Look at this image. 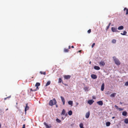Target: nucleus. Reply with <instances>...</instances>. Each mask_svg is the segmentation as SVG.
I'll list each match as a JSON object with an SVG mask.
<instances>
[{
	"mask_svg": "<svg viewBox=\"0 0 128 128\" xmlns=\"http://www.w3.org/2000/svg\"><path fill=\"white\" fill-rule=\"evenodd\" d=\"M56 101L55 98H53L52 100H50L49 103V105L50 106H52L56 104Z\"/></svg>",
	"mask_w": 128,
	"mask_h": 128,
	"instance_id": "obj_1",
	"label": "nucleus"
},
{
	"mask_svg": "<svg viewBox=\"0 0 128 128\" xmlns=\"http://www.w3.org/2000/svg\"><path fill=\"white\" fill-rule=\"evenodd\" d=\"M113 58L116 64L118 66L120 65V61L118 59L116 58L115 56H114L113 57Z\"/></svg>",
	"mask_w": 128,
	"mask_h": 128,
	"instance_id": "obj_2",
	"label": "nucleus"
},
{
	"mask_svg": "<svg viewBox=\"0 0 128 128\" xmlns=\"http://www.w3.org/2000/svg\"><path fill=\"white\" fill-rule=\"evenodd\" d=\"M29 109V107L28 106V104H26V106L25 108L24 111L25 114L26 113V111L28 110Z\"/></svg>",
	"mask_w": 128,
	"mask_h": 128,
	"instance_id": "obj_3",
	"label": "nucleus"
},
{
	"mask_svg": "<svg viewBox=\"0 0 128 128\" xmlns=\"http://www.w3.org/2000/svg\"><path fill=\"white\" fill-rule=\"evenodd\" d=\"M113 32H118L117 30V28H116L112 27L111 28Z\"/></svg>",
	"mask_w": 128,
	"mask_h": 128,
	"instance_id": "obj_4",
	"label": "nucleus"
},
{
	"mask_svg": "<svg viewBox=\"0 0 128 128\" xmlns=\"http://www.w3.org/2000/svg\"><path fill=\"white\" fill-rule=\"evenodd\" d=\"M94 101L92 100H89L88 101V103L90 105L92 104L94 102Z\"/></svg>",
	"mask_w": 128,
	"mask_h": 128,
	"instance_id": "obj_5",
	"label": "nucleus"
},
{
	"mask_svg": "<svg viewBox=\"0 0 128 128\" xmlns=\"http://www.w3.org/2000/svg\"><path fill=\"white\" fill-rule=\"evenodd\" d=\"M65 79L66 80H68L70 78L71 76L70 75H65L64 76Z\"/></svg>",
	"mask_w": 128,
	"mask_h": 128,
	"instance_id": "obj_6",
	"label": "nucleus"
},
{
	"mask_svg": "<svg viewBox=\"0 0 128 128\" xmlns=\"http://www.w3.org/2000/svg\"><path fill=\"white\" fill-rule=\"evenodd\" d=\"M92 78L93 79H96L97 78V76L95 74H92L91 75Z\"/></svg>",
	"mask_w": 128,
	"mask_h": 128,
	"instance_id": "obj_7",
	"label": "nucleus"
},
{
	"mask_svg": "<svg viewBox=\"0 0 128 128\" xmlns=\"http://www.w3.org/2000/svg\"><path fill=\"white\" fill-rule=\"evenodd\" d=\"M60 98L63 103V104L64 105L65 104V100L64 98L62 96H60Z\"/></svg>",
	"mask_w": 128,
	"mask_h": 128,
	"instance_id": "obj_8",
	"label": "nucleus"
},
{
	"mask_svg": "<svg viewBox=\"0 0 128 128\" xmlns=\"http://www.w3.org/2000/svg\"><path fill=\"white\" fill-rule=\"evenodd\" d=\"M90 115V112L89 111L88 112H87L86 114V118H89Z\"/></svg>",
	"mask_w": 128,
	"mask_h": 128,
	"instance_id": "obj_9",
	"label": "nucleus"
},
{
	"mask_svg": "<svg viewBox=\"0 0 128 128\" xmlns=\"http://www.w3.org/2000/svg\"><path fill=\"white\" fill-rule=\"evenodd\" d=\"M104 83H103L102 85L101 90L102 91H103L104 88Z\"/></svg>",
	"mask_w": 128,
	"mask_h": 128,
	"instance_id": "obj_10",
	"label": "nucleus"
},
{
	"mask_svg": "<svg viewBox=\"0 0 128 128\" xmlns=\"http://www.w3.org/2000/svg\"><path fill=\"white\" fill-rule=\"evenodd\" d=\"M97 103L99 105L102 106L103 104L102 101L101 100L97 102Z\"/></svg>",
	"mask_w": 128,
	"mask_h": 128,
	"instance_id": "obj_11",
	"label": "nucleus"
},
{
	"mask_svg": "<svg viewBox=\"0 0 128 128\" xmlns=\"http://www.w3.org/2000/svg\"><path fill=\"white\" fill-rule=\"evenodd\" d=\"M99 64L101 66H104L105 65L104 62L103 61H101L99 63Z\"/></svg>",
	"mask_w": 128,
	"mask_h": 128,
	"instance_id": "obj_12",
	"label": "nucleus"
},
{
	"mask_svg": "<svg viewBox=\"0 0 128 128\" xmlns=\"http://www.w3.org/2000/svg\"><path fill=\"white\" fill-rule=\"evenodd\" d=\"M124 10L125 12L126 10V14L127 15L128 14V9L126 8H125L124 9Z\"/></svg>",
	"mask_w": 128,
	"mask_h": 128,
	"instance_id": "obj_13",
	"label": "nucleus"
},
{
	"mask_svg": "<svg viewBox=\"0 0 128 128\" xmlns=\"http://www.w3.org/2000/svg\"><path fill=\"white\" fill-rule=\"evenodd\" d=\"M44 124L46 126V128H50L51 127V126H49L48 125V124L46 123H44Z\"/></svg>",
	"mask_w": 128,
	"mask_h": 128,
	"instance_id": "obj_14",
	"label": "nucleus"
},
{
	"mask_svg": "<svg viewBox=\"0 0 128 128\" xmlns=\"http://www.w3.org/2000/svg\"><path fill=\"white\" fill-rule=\"evenodd\" d=\"M127 112L126 111H124L122 112V115L124 116H126Z\"/></svg>",
	"mask_w": 128,
	"mask_h": 128,
	"instance_id": "obj_15",
	"label": "nucleus"
},
{
	"mask_svg": "<svg viewBox=\"0 0 128 128\" xmlns=\"http://www.w3.org/2000/svg\"><path fill=\"white\" fill-rule=\"evenodd\" d=\"M94 68L95 69L97 70H98L100 69V68L99 66H95L94 67Z\"/></svg>",
	"mask_w": 128,
	"mask_h": 128,
	"instance_id": "obj_16",
	"label": "nucleus"
},
{
	"mask_svg": "<svg viewBox=\"0 0 128 128\" xmlns=\"http://www.w3.org/2000/svg\"><path fill=\"white\" fill-rule=\"evenodd\" d=\"M68 104L71 105V106H72L73 104V102L72 101H69L68 102Z\"/></svg>",
	"mask_w": 128,
	"mask_h": 128,
	"instance_id": "obj_17",
	"label": "nucleus"
},
{
	"mask_svg": "<svg viewBox=\"0 0 128 128\" xmlns=\"http://www.w3.org/2000/svg\"><path fill=\"white\" fill-rule=\"evenodd\" d=\"M65 113H66L65 110L64 109H63V110H62V112L61 114L62 115H65Z\"/></svg>",
	"mask_w": 128,
	"mask_h": 128,
	"instance_id": "obj_18",
	"label": "nucleus"
},
{
	"mask_svg": "<svg viewBox=\"0 0 128 128\" xmlns=\"http://www.w3.org/2000/svg\"><path fill=\"white\" fill-rule=\"evenodd\" d=\"M51 82L50 81H49L45 85V86H48L50 85V84Z\"/></svg>",
	"mask_w": 128,
	"mask_h": 128,
	"instance_id": "obj_19",
	"label": "nucleus"
},
{
	"mask_svg": "<svg viewBox=\"0 0 128 128\" xmlns=\"http://www.w3.org/2000/svg\"><path fill=\"white\" fill-rule=\"evenodd\" d=\"M72 114V110H70L68 112V114L70 116Z\"/></svg>",
	"mask_w": 128,
	"mask_h": 128,
	"instance_id": "obj_20",
	"label": "nucleus"
},
{
	"mask_svg": "<svg viewBox=\"0 0 128 128\" xmlns=\"http://www.w3.org/2000/svg\"><path fill=\"white\" fill-rule=\"evenodd\" d=\"M123 28H124L123 26H120L118 28V29L119 30H122L123 29Z\"/></svg>",
	"mask_w": 128,
	"mask_h": 128,
	"instance_id": "obj_21",
	"label": "nucleus"
},
{
	"mask_svg": "<svg viewBox=\"0 0 128 128\" xmlns=\"http://www.w3.org/2000/svg\"><path fill=\"white\" fill-rule=\"evenodd\" d=\"M40 85V84L39 82H37L35 84V86L37 87V88H38V86H39Z\"/></svg>",
	"mask_w": 128,
	"mask_h": 128,
	"instance_id": "obj_22",
	"label": "nucleus"
},
{
	"mask_svg": "<svg viewBox=\"0 0 128 128\" xmlns=\"http://www.w3.org/2000/svg\"><path fill=\"white\" fill-rule=\"evenodd\" d=\"M116 94V93H113L110 95V96L111 97H114Z\"/></svg>",
	"mask_w": 128,
	"mask_h": 128,
	"instance_id": "obj_23",
	"label": "nucleus"
},
{
	"mask_svg": "<svg viewBox=\"0 0 128 128\" xmlns=\"http://www.w3.org/2000/svg\"><path fill=\"white\" fill-rule=\"evenodd\" d=\"M124 122L126 124L128 123V119L127 118H126L124 120Z\"/></svg>",
	"mask_w": 128,
	"mask_h": 128,
	"instance_id": "obj_24",
	"label": "nucleus"
},
{
	"mask_svg": "<svg viewBox=\"0 0 128 128\" xmlns=\"http://www.w3.org/2000/svg\"><path fill=\"white\" fill-rule=\"evenodd\" d=\"M80 128H84L83 126V124L82 123H80Z\"/></svg>",
	"mask_w": 128,
	"mask_h": 128,
	"instance_id": "obj_25",
	"label": "nucleus"
},
{
	"mask_svg": "<svg viewBox=\"0 0 128 128\" xmlns=\"http://www.w3.org/2000/svg\"><path fill=\"white\" fill-rule=\"evenodd\" d=\"M126 33H127L126 32V31H124L123 32V33H121L120 34L121 35H124Z\"/></svg>",
	"mask_w": 128,
	"mask_h": 128,
	"instance_id": "obj_26",
	"label": "nucleus"
},
{
	"mask_svg": "<svg viewBox=\"0 0 128 128\" xmlns=\"http://www.w3.org/2000/svg\"><path fill=\"white\" fill-rule=\"evenodd\" d=\"M110 124V122H107L106 123V125L107 126H109Z\"/></svg>",
	"mask_w": 128,
	"mask_h": 128,
	"instance_id": "obj_27",
	"label": "nucleus"
},
{
	"mask_svg": "<svg viewBox=\"0 0 128 128\" xmlns=\"http://www.w3.org/2000/svg\"><path fill=\"white\" fill-rule=\"evenodd\" d=\"M64 52H68V49L64 48Z\"/></svg>",
	"mask_w": 128,
	"mask_h": 128,
	"instance_id": "obj_28",
	"label": "nucleus"
},
{
	"mask_svg": "<svg viewBox=\"0 0 128 128\" xmlns=\"http://www.w3.org/2000/svg\"><path fill=\"white\" fill-rule=\"evenodd\" d=\"M62 79L61 78H60L58 79V83H61L62 82Z\"/></svg>",
	"mask_w": 128,
	"mask_h": 128,
	"instance_id": "obj_29",
	"label": "nucleus"
},
{
	"mask_svg": "<svg viewBox=\"0 0 128 128\" xmlns=\"http://www.w3.org/2000/svg\"><path fill=\"white\" fill-rule=\"evenodd\" d=\"M40 73L41 74H43L44 75H46V73L45 72H44L43 73L42 72L40 71Z\"/></svg>",
	"mask_w": 128,
	"mask_h": 128,
	"instance_id": "obj_30",
	"label": "nucleus"
},
{
	"mask_svg": "<svg viewBox=\"0 0 128 128\" xmlns=\"http://www.w3.org/2000/svg\"><path fill=\"white\" fill-rule=\"evenodd\" d=\"M56 120L58 122V123H60L61 122V120L58 118L56 119Z\"/></svg>",
	"mask_w": 128,
	"mask_h": 128,
	"instance_id": "obj_31",
	"label": "nucleus"
},
{
	"mask_svg": "<svg viewBox=\"0 0 128 128\" xmlns=\"http://www.w3.org/2000/svg\"><path fill=\"white\" fill-rule=\"evenodd\" d=\"M116 40L114 39L112 40V42L113 43H116Z\"/></svg>",
	"mask_w": 128,
	"mask_h": 128,
	"instance_id": "obj_32",
	"label": "nucleus"
},
{
	"mask_svg": "<svg viewBox=\"0 0 128 128\" xmlns=\"http://www.w3.org/2000/svg\"><path fill=\"white\" fill-rule=\"evenodd\" d=\"M110 24H111V23H109V24H108V26L107 27H106V30H107L109 28V27H110Z\"/></svg>",
	"mask_w": 128,
	"mask_h": 128,
	"instance_id": "obj_33",
	"label": "nucleus"
},
{
	"mask_svg": "<svg viewBox=\"0 0 128 128\" xmlns=\"http://www.w3.org/2000/svg\"><path fill=\"white\" fill-rule=\"evenodd\" d=\"M124 85L126 86H128V81L126 82L124 84Z\"/></svg>",
	"mask_w": 128,
	"mask_h": 128,
	"instance_id": "obj_34",
	"label": "nucleus"
},
{
	"mask_svg": "<svg viewBox=\"0 0 128 128\" xmlns=\"http://www.w3.org/2000/svg\"><path fill=\"white\" fill-rule=\"evenodd\" d=\"M91 32V30L90 29L89 30H88V32L89 34Z\"/></svg>",
	"mask_w": 128,
	"mask_h": 128,
	"instance_id": "obj_35",
	"label": "nucleus"
},
{
	"mask_svg": "<svg viewBox=\"0 0 128 128\" xmlns=\"http://www.w3.org/2000/svg\"><path fill=\"white\" fill-rule=\"evenodd\" d=\"M123 109H124L123 108H119L118 109V110H119V111H121V110H123Z\"/></svg>",
	"mask_w": 128,
	"mask_h": 128,
	"instance_id": "obj_36",
	"label": "nucleus"
},
{
	"mask_svg": "<svg viewBox=\"0 0 128 128\" xmlns=\"http://www.w3.org/2000/svg\"><path fill=\"white\" fill-rule=\"evenodd\" d=\"M95 45V43H94L92 44V48H93L94 46Z\"/></svg>",
	"mask_w": 128,
	"mask_h": 128,
	"instance_id": "obj_37",
	"label": "nucleus"
},
{
	"mask_svg": "<svg viewBox=\"0 0 128 128\" xmlns=\"http://www.w3.org/2000/svg\"><path fill=\"white\" fill-rule=\"evenodd\" d=\"M88 88L86 87L84 88V89L85 90H88Z\"/></svg>",
	"mask_w": 128,
	"mask_h": 128,
	"instance_id": "obj_38",
	"label": "nucleus"
},
{
	"mask_svg": "<svg viewBox=\"0 0 128 128\" xmlns=\"http://www.w3.org/2000/svg\"><path fill=\"white\" fill-rule=\"evenodd\" d=\"M115 107L116 108L118 109L119 108H118V106H117L115 105Z\"/></svg>",
	"mask_w": 128,
	"mask_h": 128,
	"instance_id": "obj_39",
	"label": "nucleus"
},
{
	"mask_svg": "<svg viewBox=\"0 0 128 128\" xmlns=\"http://www.w3.org/2000/svg\"><path fill=\"white\" fill-rule=\"evenodd\" d=\"M22 128H25V124H24L23 125V126L22 127Z\"/></svg>",
	"mask_w": 128,
	"mask_h": 128,
	"instance_id": "obj_40",
	"label": "nucleus"
},
{
	"mask_svg": "<svg viewBox=\"0 0 128 128\" xmlns=\"http://www.w3.org/2000/svg\"><path fill=\"white\" fill-rule=\"evenodd\" d=\"M11 97V96H9L8 97H6V98H10Z\"/></svg>",
	"mask_w": 128,
	"mask_h": 128,
	"instance_id": "obj_41",
	"label": "nucleus"
},
{
	"mask_svg": "<svg viewBox=\"0 0 128 128\" xmlns=\"http://www.w3.org/2000/svg\"><path fill=\"white\" fill-rule=\"evenodd\" d=\"M70 46H68V49H70Z\"/></svg>",
	"mask_w": 128,
	"mask_h": 128,
	"instance_id": "obj_42",
	"label": "nucleus"
},
{
	"mask_svg": "<svg viewBox=\"0 0 128 128\" xmlns=\"http://www.w3.org/2000/svg\"><path fill=\"white\" fill-rule=\"evenodd\" d=\"M71 47L72 48H74V47L73 46H72Z\"/></svg>",
	"mask_w": 128,
	"mask_h": 128,
	"instance_id": "obj_43",
	"label": "nucleus"
},
{
	"mask_svg": "<svg viewBox=\"0 0 128 128\" xmlns=\"http://www.w3.org/2000/svg\"><path fill=\"white\" fill-rule=\"evenodd\" d=\"M81 51H82L81 50H80L79 51H78V52H80Z\"/></svg>",
	"mask_w": 128,
	"mask_h": 128,
	"instance_id": "obj_44",
	"label": "nucleus"
},
{
	"mask_svg": "<svg viewBox=\"0 0 128 128\" xmlns=\"http://www.w3.org/2000/svg\"><path fill=\"white\" fill-rule=\"evenodd\" d=\"M115 118V117H114V116H113V117H112V119H113V118Z\"/></svg>",
	"mask_w": 128,
	"mask_h": 128,
	"instance_id": "obj_45",
	"label": "nucleus"
},
{
	"mask_svg": "<svg viewBox=\"0 0 128 128\" xmlns=\"http://www.w3.org/2000/svg\"><path fill=\"white\" fill-rule=\"evenodd\" d=\"M7 98H4V100H6Z\"/></svg>",
	"mask_w": 128,
	"mask_h": 128,
	"instance_id": "obj_46",
	"label": "nucleus"
},
{
	"mask_svg": "<svg viewBox=\"0 0 128 128\" xmlns=\"http://www.w3.org/2000/svg\"><path fill=\"white\" fill-rule=\"evenodd\" d=\"M8 110V108H7L6 109V110Z\"/></svg>",
	"mask_w": 128,
	"mask_h": 128,
	"instance_id": "obj_47",
	"label": "nucleus"
},
{
	"mask_svg": "<svg viewBox=\"0 0 128 128\" xmlns=\"http://www.w3.org/2000/svg\"><path fill=\"white\" fill-rule=\"evenodd\" d=\"M76 104L78 105V103H76Z\"/></svg>",
	"mask_w": 128,
	"mask_h": 128,
	"instance_id": "obj_48",
	"label": "nucleus"
},
{
	"mask_svg": "<svg viewBox=\"0 0 128 128\" xmlns=\"http://www.w3.org/2000/svg\"><path fill=\"white\" fill-rule=\"evenodd\" d=\"M107 94H109V93H108H108H107Z\"/></svg>",
	"mask_w": 128,
	"mask_h": 128,
	"instance_id": "obj_49",
	"label": "nucleus"
},
{
	"mask_svg": "<svg viewBox=\"0 0 128 128\" xmlns=\"http://www.w3.org/2000/svg\"><path fill=\"white\" fill-rule=\"evenodd\" d=\"M89 63H90V64L91 63V62H90Z\"/></svg>",
	"mask_w": 128,
	"mask_h": 128,
	"instance_id": "obj_50",
	"label": "nucleus"
},
{
	"mask_svg": "<svg viewBox=\"0 0 128 128\" xmlns=\"http://www.w3.org/2000/svg\"><path fill=\"white\" fill-rule=\"evenodd\" d=\"M67 114H66V116H67Z\"/></svg>",
	"mask_w": 128,
	"mask_h": 128,
	"instance_id": "obj_51",
	"label": "nucleus"
},
{
	"mask_svg": "<svg viewBox=\"0 0 128 128\" xmlns=\"http://www.w3.org/2000/svg\"><path fill=\"white\" fill-rule=\"evenodd\" d=\"M31 90H32V89H31Z\"/></svg>",
	"mask_w": 128,
	"mask_h": 128,
	"instance_id": "obj_52",
	"label": "nucleus"
},
{
	"mask_svg": "<svg viewBox=\"0 0 128 128\" xmlns=\"http://www.w3.org/2000/svg\"><path fill=\"white\" fill-rule=\"evenodd\" d=\"M120 103L121 104H122V103H121V102Z\"/></svg>",
	"mask_w": 128,
	"mask_h": 128,
	"instance_id": "obj_53",
	"label": "nucleus"
}]
</instances>
